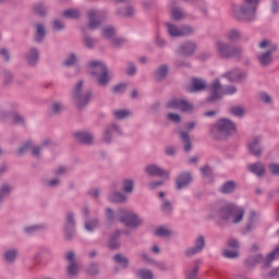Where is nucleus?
<instances>
[{"label":"nucleus","instance_id":"obj_6","mask_svg":"<svg viewBox=\"0 0 279 279\" xmlns=\"http://www.w3.org/2000/svg\"><path fill=\"white\" fill-rule=\"evenodd\" d=\"M90 66V73L95 77H97L98 84L100 86H106L108 84V69H106V65L99 61H90L89 62Z\"/></svg>","mask_w":279,"mask_h":279},{"label":"nucleus","instance_id":"obj_38","mask_svg":"<svg viewBox=\"0 0 279 279\" xmlns=\"http://www.w3.org/2000/svg\"><path fill=\"white\" fill-rule=\"evenodd\" d=\"M109 199H110V202L119 204L121 202H125V195H123L119 192H112L109 196Z\"/></svg>","mask_w":279,"mask_h":279},{"label":"nucleus","instance_id":"obj_56","mask_svg":"<svg viewBox=\"0 0 279 279\" xmlns=\"http://www.w3.org/2000/svg\"><path fill=\"white\" fill-rule=\"evenodd\" d=\"M154 267H156L157 269H159V271H167V264H165V262H153Z\"/></svg>","mask_w":279,"mask_h":279},{"label":"nucleus","instance_id":"obj_1","mask_svg":"<svg viewBox=\"0 0 279 279\" xmlns=\"http://www.w3.org/2000/svg\"><path fill=\"white\" fill-rule=\"evenodd\" d=\"M218 217L227 223H241L245 217V208L236 204L229 203L218 210Z\"/></svg>","mask_w":279,"mask_h":279},{"label":"nucleus","instance_id":"obj_19","mask_svg":"<svg viewBox=\"0 0 279 279\" xmlns=\"http://www.w3.org/2000/svg\"><path fill=\"white\" fill-rule=\"evenodd\" d=\"M248 171L257 175V178H263L265 175V165L263 162H255L247 166Z\"/></svg>","mask_w":279,"mask_h":279},{"label":"nucleus","instance_id":"obj_29","mask_svg":"<svg viewBox=\"0 0 279 279\" xmlns=\"http://www.w3.org/2000/svg\"><path fill=\"white\" fill-rule=\"evenodd\" d=\"M181 141L183 143L184 151H191L193 149V144L191 143V137L186 132H180Z\"/></svg>","mask_w":279,"mask_h":279},{"label":"nucleus","instance_id":"obj_44","mask_svg":"<svg viewBox=\"0 0 279 279\" xmlns=\"http://www.w3.org/2000/svg\"><path fill=\"white\" fill-rule=\"evenodd\" d=\"M122 189L124 193H132L134 191V181L130 179L124 180Z\"/></svg>","mask_w":279,"mask_h":279},{"label":"nucleus","instance_id":"obj_35","mask_svg":"<svg viewBox=\"0 0 279 279\" xmlns=\"http://www.w3.org/2000/svg\"><path fill=\"white\" fill-rule=\"evenodd\" d=\"M168 71L169 69L167 68V65L159 66L158 70L155 72V77L157 82H160V80H165V77H167Z\"/></svg>","mask_w":279,"mask_h":279},{"label":"nucleus","instance_id":"obj_22","mask_svg":"<svg viewBox=\"0 0 279 279\" xmlns=\"http://www.w3.org/2000/svg\"><path fill=\"white\" fill-rule=\"evenodd\" d=\"M16 258H19V250L16 248H11L3 253V260L8 263V265L14 264Z\"/></svg>","mask_w":279,"mask_h":279},{"label":"nucleus","instance_id":"obj_16","mask_svg":"<svg viewBox=\"0 0 279 279\" xmlns=\"http://www.w3.org/2000/svg\"><path fill=\"white\" fill-rule=\"evenodd\" d=\"M148 175H157L158 178H169V171L156 166L149 165L145 168Z\"/></svg>","mask_w":279,"mask_h":279},{"label":"nucleus","instance_id":"obj_3","mask_svg":"<svg viewBox=\"0 0 279 279\" xmlns=\"http://www.w3.org/2000/svg\"><path fill=\"white\" fill-rule=\"evenodd\" d=\"M246 4L233 5V16L238 21H254L259 0H244Z\"/></svg>","mask_w":279,"mask_h":279},{"label":"nucleus","instance_id":"obj_40","mask_svg":"<svg viewBox=\"0 0 279 279\" xmlns=\"http://www.w3.org/2000/svg\"><path fill=\"white\" fill-rule=\"evenodd\" d=\"M227 38L231 41L234 43L236 40H239V38H241V32L236 31V29H231L227 33Z\"/></svg>","mask_w":279,"mask_h":279},{"label":"nucleus","instance_id":"obj_61","mask_svg":"<svg viewBox=\"0 0 279 279\" xmlns=\"http://www.w3.org/2000/svg\"><path fill=\"white\" fill-rule=\"evenodd\" d=\"M268 278H279V267L274 268L267 275ZM265 275H263V278H267Z\"/></svg>","mask_w":279,"mask_h":279},{"label":"nucleus","instance_id":"obj_37","mask_svg":"<svg viewBox=\"0 0 279 279\" xmlns=\"http://www.w3.org/2000/svg\"><path fill=\"white\" fill-rule=\"evenodd\" d=\"M86 271L88 276H92L93 278H95V276H99V264L90 263Z\"/></svg>","mask_w":279,"mask_h":279},{"label":"nucleus","instance_id":"obj_57","mask_svg":"<svg viewBox=\"0 0 279 279\" xmlns=\"http://www.w3.org/2000/svg\"><path fill=\"white\" fill-rule=\"evenodd\" d=\"M268 169L272 175H279V163H270Z\"/></svg>","mask_w":279,"mask_h":279},{"label":"nucleus","instance_id":"obj_23","mask_svg":"<svg viewBox=\"0 0 279 279\" xmlns=\"http://www.w3.org/2000/svg\"><path fill=\"white\" fill-rule=\"evenodd\" d=\"M191 174L189 172H184L180 174L177 179V189L180 191V189H184L185 186H189L191 184Z\"/></svg>","mask_w":279,"mask_h":279},{"label":"nucleus","instance_id":"obj_50","mask_svg":"<svg viewBox=\"0 0 279 279\" xmlns=\"http://www.w3.org/2000/svg\"><path fill=\"white\" fill-rule=\"evenodd\" d=\"M102 36L104 38H107V39L112 38L114 36V28H112L111 26L104 28Z\"/></svg>","mask_w":279,"mask_h":279},{"label":"nucleus","instance_id":"obj_21","mask_svg":"<svg viewBox=\"0 0 279 279\" xmlns=\"http://www.w3.org/2000/svg\"><path fill=\"white\" fill-rule=\"evenodd\" d=\"M278 49V46H272L267 52H264L262 54H258V60L260 64L264 66H267V64H271V53Z\"/></svg>","mask_w":279,"mask_h":279},{"label":"nucleus","instance_id":"obj_43","mask_svg":"<svg viewBox=\"0 0 279 279\" xmlns=\"http://www.w3.org/2000/svg\"><path fill=\"white\" fill-rule=\"evenodd\" d=\"M199 271V265H195L192 269L186 271V279H199L197 274Z\"/></svg>","mask_w":279,"mask_h":279},{"label":"nucleus","instance_id":"obj_46","mask_svg":"<svg viewBox=\"0 0 279 279\" xmlns=\"http://www.w3.org/2000/svg\"><path fill=\"white\" fill-rule=\"evenodd\" d=\"M113 116L116 119H126V117H130V111L125 110V109H120V110H116L113 111Z\"/></svg>","mask_w":279,"mask_h":279},{"label":"nucleus","instance_id":"obj_49","mask_svg":"<svg viewBox=\"0 0 279 279\" xmlns=\"http://www.w3.org/2000/svg\"><path fill=\"white\" fill-rule=\"evenodd\" d=\"M44 228H45L44 226L26 227L24 229V232H26V234H36V232H40V230H43Z\"/></svg>","mask_w":279,"mask_h":279},{"label":"nucleus","instance_id":"obj_13","mask_svg":"<svg viewBox=\"0 0 279 279\" xmlns=\"http://www.w3.org/2000/svg\"><path fill=\"white\" fill-rule=\"evenodd\" d=\"M265 258H263V254L251 255L244 260V267L247 271H253L259 265V263H264Z\"/></svg>","mask_w":279,"mask_h":279},{"label":"nucleus","instance_id":"obj_58","mask_svg":"<svg viewBox=\"0 0 279 279\" xmlns=\"http://www.w3.org/2000/svg\"><path fill=\"white\" fill-rule=\"evenodd\" d=\"M13 123H15V125H23V123H25V120L21 117V114L13 113Z\"/></svg>","mask_w":279,"mask_h":279},{"label":"nucleus","instance_id":"obj_28","mask_svg":"<svg viewBox=\"0 0 279 279\" xmlns=\"http://www.w3.org/2000/svg\"><path fill=\"white\" fill-rule=\"evenodd\" d=\"M227 77L230 82H241L243 77H245V73L241 72L240 70H233L227 73Z\"/></svg>","mask_w":279,"mask_h":279},{"label":"nucleus","instance_id":"obj_48","mask_svg":"<svg viewBox=\"0 0 279 279\" xmlns=\"http://www.w3.org/2000/svg\"><path fill=\"white\" fill-rule=\"evenodd\" d=\"M98 226H99V221L97 219H92L85 223V229L88 232H93V230H95V228H97Z\"/></svg>","mask_w":279,"mask_h":279},{"label":"nucleus","instance_id":"obj_12","mask_svg":"<svg viewBox=\"0 0 279 279\" xmlns=\"http://www.w3.org/2000/svg\"><path fill=\"white\" fill-rule=\"evenodd\" d=\"M167 27L170 36H190V34H193V28H191V26H183L178 28L175 25L168 23Z\"/></svg>","mask_w":279,"mask_h":279},{"label":"nucleus","instance_id":"obj_20","mask_svg":"<svg viewBox=\"0 0 279 279\" xmlns=\"http://www.w3.org/2000/svg\"><path fill=\"white\" fill-rule=\"evenodd\" d=\"M201 90H206V81L202 78H193L190 93H199Z\"/></svg>","mask_w":279,"mask_h":279},{"label":"nucleus","instance_id":"obj_39","mask_svg":"<svg viewBox=\"0 0 279 279\" xmlns=\"http://www.w3.org/2000/svg\"><path fill=\"white\" fill-rule=\"evenodd\" d=\"M202 250H204V245L192 246L185 251V256L187 258H191V256H195V254H199Z\"/></svg>","mask_w":279,"mask_h":279},{"label":"nucleus","instance_id":"obj_47","mask_svg":"<svg viewBox=\"0 0 279 279\" xmlns=\"http://www.w3.org/2000/svg\"><path fill=\"white\" fill-rule=\"evenodd\" d=\"M12 191V186L8 185V184H3L0 187V202L1 199H3V197L10 195V192Z\"/></svg>","mask_w":279,"mask_h":279},{"label":"nucleus","instance_id":"obj_4","mask_svg":"<svg viewBox=\"0 0 279 279\" xmlns=\"http://www.w3.org/2000/svg\"><path fill=\"white\" fill-rule=\"evenodd\" d=\"M209 97L208 101H217L223 97V95H234L236 93L235 86H225L221 87V83L219 81H214L209 86Z\"/></svg>","mask_w":279,"mask_h":279},{"label":"nucleus","instance_id":"obj_33","mask_svg":"<svg viewBox=\"0 0 279 279\" xmlns=\"http://www.w3.org/2000/svg\"><path fill=\"white\" fill-rule=\"evenodd\" d=\"M113 260H116V263H118V265H121L123 267V269H128V267L130 265V259H128V257H125L121 254H116L113 257Z\"/></svg>","mask_w":279,"mask_h":279},{"label":"nucleus","instance_id":"obj_14","mask_svg":"<svg viewBox=\"0 0 279 279\" xmlns=\"http://www.w3.org/2000/svg\"><path fill=\"white\" fill-rule=\"evenodd\" d=\"M64 230L66 239H73V234H75V217L71 213L66 214Z\"/></svg>","mask_w":279,"mask_h":279},{"label":"nucleus","instance_id":"obj_51","mask_svg":"<svg viewBox=\"0 0 279 279\" xmlns=\"http://www.w3.org/2000/svg\"><path fill=\"white\" fill-rule=\"evenodd\" d=\"M117 14L119 16H132L134 14V8L126 7V10L118 11Z\"/></svg>","mask_w":279,"mask_h":279},{"label":"nucleus","instance_id":"obj_59","mask_svg":"<svg viewBox=\"0 0 279 279\" xmlns=\"http://www.w3.org/2000/svg\"><path fill=\"white\" fill-rule=\"evenodd\" d=\"M167 119L169 121H172V123H180V121L182 120V118H180V116L175 113H168Z\"/></svg>","mask_w":279,"mask_h":279},{"label":"nucleus","instance_id":"obj_5","mask_svg":"<svg viewBox=\"0 0 279 279\" xmlns=\"http://www.w3.org/2000/svg\"><path fill=\"white\" fill-rule=\"evenodd\" d=\"M216 51L220 58H242L243 49L236 46H230L221 40L215 44Z\"/></svg>","mask_w":279,"mask_h":279},{"label":"nucleus","instance_id":"obj_9","mask_svg":"<svg viewBox=\"0 0 279 279\" xmlns=\"http://www.w3.org/2000/svg\"><path fill=\"white\" fill-rule=\"evenodd\" d=\"M65 260H68V275L75 277L77 274H80V263L77 260V257L75 256V252L69 251L65 253Z\"/></svg>","mask_w":279,"mask_h":279},{"label":"nucleus","instance_id":"obj_26","mask_svg":"<svg viewBox=\"0 0 279 279\" xmlns=\"http://www.w3.org/2000/svg\"><path fill=\"white\" fill-rule=\"evenodd\" d=\"M27 149H32V154L33 156H36L38 158V156H40V147L38 146H32V143H27L24 146L19 148V154H25V151H27Z\"/></svg>","mask_w":279,"mask_h":279},{"label":"nucleus","instance_id":"obj_32","mask_svg":"<svg viewBox=\"0 0 279 279\" xmlns=\"http://www.w3.org/2000/svg\"><path fill=\"white\" fill-rule=\"evenodd\" d=\"M112 132H118V134H121V129L117 124H112L109 129H107L104 135L105 143H110V134H112Z\"/></svg>","mask_w":279,"mask_h":279},{"label":"nucleus","instance_id":"obj_30","mask_svg":"<svg viewBox=\"0 0 279 279\" xmlns=\"http://www.w3.org/2000/svg\"><path fill=\"white\" fill-rule=\"evenodd\" d=\"M234 189H236V183L234 181H228L221 185L220 193L229 195L230 193H234Z\"/></svg>","mask_w":279,"mask_h":279},{"label":"nucleus","instance_id":"obj_52","mask_svg":"<svg viewBox=\"0 0 279 279\" xmlns=\"http://www.w3.org/2000/svg\"><path fill=\"white\" fill-rule=\"evenodd\" d=\"M155 234H157V236H169L171 235V231L165 227H160L156 230Z\"/></svg>","mask_w":279,"mask_h":279},{"label":"nucleus","instance_id":"obj_63","mask_svg":"<svg viewBox=\"0 0 279 279\" xmlns=\"http://www.w3.org/2000/svg\"><path fill=\"white\" fill-rule=\"evenodd\" d=\"M161 208L163 213H169L170 210H172L173 206H171V203L169 201H165L161 205Z\"/></svg>","mask_w":279,"mask_h":279},{"label":"nucleus","instance_id":"obj_34","mask_svg":"<svg viewBox=\"0 0 279 279\" xmlns=\"http://www.w3.org/2000/svg\"><path fill=\"white\" fill-rule=\"evenodd\" d=\"M26 60L31 66H34L38 62V50L32 49L26 56Z\"/></svg>","mask_w":279,"mask_h":279},{"label":"nucleus","instance_id":"obj_25","mask_svg":"<svg viewBox=\"0 0 279 279\" xmlns=\"http://www.w3.org/2000/svg\"><path fill=\"white\" fill-rule=\"evenodd\" d=\"M171 14L174 21H182L186 16V13L180 8L175 7V1L171 2Z\"/></svg>","mask_w":279,"mask_h":279},{"label":"nucleus","instance_id":"obj_24","mask_svg":"<svg viewBox=\"0 0 279 279\" xmlns=\"http://www.w3.org/2000/svg\"><path fill=\"white\" fill-rule=\"evenodd\" d=\"M75 140L84 145H90L93 143V135L87 132H78L74 134Z\"/></svg>","mask_w":279,"mask_h":279},{"label":"nucleus","instance_id":"obj_10","mask_svg":"<svg viewBox=\"0 0 279 279\" xmlns=\"http://www.w3.org/2000/svg\"><path fill=\"white\" fill-rule=\"evenodd\" d=\"M167 106L173 110H181V112H191V110H193V105L180 98H173L168 102Z\"/></svg>","mask_w":279,"mask_h":279},{"label":"nucleus","instance_id":"obj_62","mask_svg":"<svg viewBox=\"0 0 279 279\" xmlns=\"http://www.w3.org/2000/svg\"><path fill=\"white\" fill-rule=\"evenodd\" d=\"M259 99L264 104H271V96H268L266 93L259 94Z\"/></svg>","mask_w":279,"mask_h":279},{"label":"nucleus","instance_id":"obj_41","mask_svg":"<svg viewBox=\"0 0 279 279\" xmlns=\"http://www.w3.org/2000/svg\"><path fill=\"white\" fill-rule=\"evenodd\" d=\"M63 16L66 19H80V10L70 9L63 12Z\"/></svg>","mask_w":279,"mask_h":279},{"label":"nucleus","instance_id":"obj_54","mask_svg":"<svg viewBox=\"0 0 279 279\" xmlns=\"http://www.w3.org/2000/svg\"><path fill=\"white\" fill-rule=\"evenodd\" d=\"M119 239H121V231H116L110 238V245H117V243H120Z\"/></svg>","mask_w":279,"mask_h":279},{"label":"nucleus","instance_id":"obj_60","mask_svg":"<svg viewBox=\"0 0 279 279\" xmlns=\"http://www.w3.org/2000/svg\"><path fill=\"white\" fill-rule=\"evenodd\" d=\"M76 57L75 54H71L70 57H68V59L64 60V64L65 66H73V64H75L76 62Z\"/></svg>","mask_w":279,"mask_h":279},{"label":"nucleus","instance_id":"obj_27","mask_svg":"<svg viewBox=\"0 0 279 279\" xmlns=\"http://www.w3.org/2000/svg\"><path fill=\"white\" fill-rule=\"evenodd\" d=\"M135 276L137 279H154V272L147 268H138Z\"/></svg>","mask_w":279,"mask_h":279},{"label":"nucleus","instance_id":"obj_42","mask_svg":"<svg viewBox=\"0 0 279 279\" xmlns=\"http://www.w3.org/2000/svg\"><path fill=\"white\" fill-rule=\"evenodd\" d=\"M229 111L234 117H243V114H245V109H243V107L240 106L230 107Z\"/></svg>","mask_w":279,"mask_h":279},{"label":"nucleus","instance_id":"obj_11","mask_svg":"<svg viewBox=\"0 0 279 279\" xmlns=\"http://www.w3.org/2000/svg\"><path fill=\"white\" fill-rule=\"evenodd\" d=\"M104 19H105V16H104L102 12L90 10L88 12L89 29H97L99 27V25H101V21H104Z\"/></svg>","mask_w":279,"mask_h":279},{"label":"nucleus","instance_id":"obj_8","mask_svg":"<svg viewBox=\"0 0 279 279\" xmlns=\"http://www.w3.org/2000/svg\"><path fill=\"white\" fill-rule=\"evenodd\" d=\"M118 215L120 221H122V223H125V226H128L129 228H136V226H141V223H143V220H141V218H138V216H136L132 211L120 209L118 211Z\"/></svg>","mask_w":279,"mask_h":279},{"label":"nucleus","instance_id":"obj_18","mask_svg":"<svg viewBox=\"0 0 279 279\" xmlns=\"http://www.w3.org/2000/svg\"><path fill=\"white\" fill-rule=\"evenodd\" d=\"M195 49H197V46L195 45V43L193 41H187L183 45H181L179 53H181V56H193L195 53Z\"/></svg>","mask_w":279,"mask_h":279},{"label":"nucleus","instance_id":"obj_55","mask_svg":"<svg viewBox=\"0 0 279 279\" xmlns=\"http://www.w3.org/2000/svg\"><path fill=\"white\" fill-rule=\"evenodd\" d=\"M35 12L39 14V16H45V14H47V8H45L44 4H37L35 5Z\"/></svg>","mask_w":279,"mask_h":279},{"label":"nucleus","instance_id":"obj_15","mask_svg":"<svg viewBox=\"0 0 279 279\" xmlns=\"http://www.w3.org/2000/svg\"><path fill=\"white\" fill-rule=\"evenodd\" d=\"M279 258V246H277L275 250H272L270 253L267 254V256L264 258V262L262 264V269H269L274 263V260H278Z\"/></svg>","mask_w":279,"mask_h":279},{"label":"nucleus","instance_id":"obj_7","mask_svg":"<svg viewBox=\"0 0 279 279\" xmlns=\"http://www.w3.org/2000/svg\"><path fill=\"white\" fill-rule=\"evenodd\" d=\"M82 86H84V82L80 81L73 89V98L77 108H84L93 97L89 92L83 94Z\"/></svg>","mask_w":279,"mask_h":279},{"label":"nucleus","instance_id":"obj_64","mask_svg":"<svg viewBox=\"0 0 279 279\" xmlns=\"http://www.w3.org/2000/svg\"><path fill=\"white\" fill-rule=\"evenodd\" d=\"M125 39L123 38H116L112 40V47H123Z\"/></svg>","mask_w":279,"mask_h":279},{"label":"nucleus","instance_id":"obj_53","mask_svg":"<svg viewBox=\"0 0 279 279\" xmlns=\"http://www.w3.org/2000/svg\"><path fill=\"white\" fill-rule=\"evenodd\" d=\"M201 172L204 178H213V169H210L208 166L202 167Z\"/></svg>","mask_w":279,"mask_h":279},{"label":"nucleus","instance_id":"obj_17","mask_svg":"<svg viewBox=\"0 0 279 279\" xmlns=\"http://www.w3.org/2000/svg\"><path fill=\"white\" fill-rule=\"evenodd\" d=\"M260 137H254L252 142L248 143V151L253 154V156L260 157L263 156V150L260 149Z\"/></svg>","mask_w":279,"mask_h":279},{"label":"nucleus","instance_id":"obj_45","mask_svg":"<svg viewBox=\"0 0 279 279\" xmlns=\"http://www.w3.org/2000/svg\"><path fill=\"white\" fill-rule=\"evenodd\" d=\"M222 256L225 258L234 259L239 256V251H236V250H223L222 251Z\"/></svg>","mask_w":279,"mask_h":279},{"label":"nucleus","instance_id":"obj_2","mask_svg":"<svg viewBox=\"0 0 279 279\" xmlns=\"http://www.w3.org/2000/svg\"><path fill=\"white\" fill-rule=\"evenodd\" d=\"M232 132H236V124L226 118L218 120L216 125L210 129V134L216 141H226Z\"/></svg>","mask_w":279,"mask_h":279},{"label":"nucleus","instance_id":"obj_36","mask_svg":"<svg viewBox=\"0 0 279 279\" xmlns=\"http://www.w3.org/2000/svg\"><path fill=\"white\" fill-rule=\"evenodd\" d=\"M36 35L35 40L36 43H43V39L45 38V26L43 24L36 25Z\"/></svg>","mask_w":279,"mask_h":279},{"label":"nucleus","instance_id":"obj_31","mask_svg":"<svg viewBox=\"0 0 279 279\" xmlns=\"http://www.w3.org/2000/svg\"><path fill=\"white\" fill-rule=\"evenodd\" d=\"M256 228V213L251 211L248 217H247V223L245 231L246 232H252Z\"/></svg>","mask_w":279,"mask_h":279}]
</instances>
